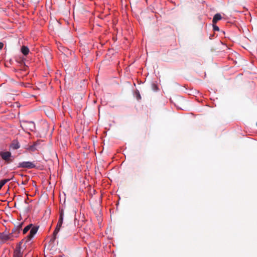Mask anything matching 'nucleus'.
Here are the masks:
<instances>
[{"instance_id":"f257e3e1","label":"nucleus","mask_w":257,"mask_h":257,"mask_svg":"<svg viewBox=\"0 0 257 257\" xmlns=\"http://www.w3.org/2000/svg\"><path fill=\"white\" fill-rule=\"evenodd\" d=\"M63 215H64V210L63 209H61L60 210V217L57 223V226L55 230L53 232V237L51 239V241L54 242L55 239L56 238V235L59 231L60 228L63 223Z\"/></svg>"},{"instance_id":"f03ea898","label":"nucleus","mask_w":257,"mask_h":257,"mask_svg":"<svg viewBox=\"0 0 257 257\" xmlns=\"http://www.w3.org/2000/svg\"><path fill=\"white\" fill-rule=\"evenodd\" d=\"M36 167V165L31 162H23L19 164L18 168L32 169Z\"/></svg>"},{"instance_id":"7ed1b4c3","label":"nucleus","mask_w":257,"mask_h":257,"mask_svg":"<svg viewBox=\"0 0 257 257\" xmlns=\"http://www.w3.org/2000/svg\"><path fill=\"white\" fill-rule=\"evenodd\" d=\"M14 236L11 233L7 234L5 233H0V239L1 242L4 243L8 240H13V237Z\"/></svg>"},{"instance_id":"20e7f679","label":"nucleus","mask_w":257,"mask_h":257,"mask_svg":"<svg viewBox=\"0 0 257 257\" xmlns=\"http://www.w3.org/2000/svg\"><path fill=\"white\" fill-rule=\"evenodd\" d=\"M23 125L26 129L33 131L35 128V123L32 121H23Z\"/></svg>"},{"instance_id":"39448f33","label":"nucleus","mask_w":257,"mask_h":257,"mask_svg":"<svg viewBox=\"0 0 257 257\" xmlns=\"http://www.w3.org/2000/svg\"><path fill=\"white\" fill-rule=\"evenodd\" d=\"M23 225V222L19 223L18 222L17 224L15 225V227L12 229L11 234L13 235L14 234L15 236H17V235L19 233L20 231L22 229V226Z\"/></svg>"},{"instance_id":"423d86ee","label":"nucleus","mask_w":257,"mask_h":257,"mask_svg":"<svg viewBox=\"0 0 257 257\" xmlns=\"http://www.w3.org/2000/svg\"><path fill=\"white\" fill-rule=\"evenodd\" d=\"M0 156L2 157V159L7 162L8 163H10L12 161V160H10V157L11 156V153L10 152H0Z\"/></svg>"},{"instance_id":"0eeeda50","label":"nucleus","mask_w":257,"mask_h":257,"mask_svg":"<svg viewBox=\"0 0 257 257\" xmlns=\"http://www.w3.org/2000/svg\"><path fill=\"white\" fill-rule=\"evenodd\" d=\"M38 228L36 227H33L31 229L29 234L26 237V242L29 241L37 233Z\"/></svg>"},{"instance_id":"6e6552de","label":"nucleus","mask_w":257,"mask_h":257,"mask_svg":"<svg viewBox=\"0 0 257 257\" xmlns=\"http://www.w3.org/2000/svg\"><path fill=\"white\" fill-rule=\"evenodd\" d=\"M23 253L21 250V247L17 246L14 250L13 257H23Z\"/></svg>"},{"instance_id":"1a4fd4ad","label":"nucleus","mask_w":257,"mask_h":257,"mask_svg":"<svg viewBox=\"0 0 257 257\" xmlns=\"http://www.w3.org/2000/svg\"><path fill=\"white\" fill-rule=\"evenodd\" d=\"M11 147L14 150H17L20 148V145L19 143L17 140H14L13 141L11 145Z\"/></svg>"},{"instance_id":"9d476101","label":"nucleus","mask_w":257,"mask_h":257,"mask_svg":"<svg viewBox=\"0 0 257 257\" xmlns=\"http://www.w3.org/2000/svg\"><path fill=\"white\" fill-rule=\"evenodd\" d=\"M221 19L222 17L220 14L217 13L215 14L213 18V24H215L218 21L220 20Z\"/></svg>"},{"instance_id":"9b49d317","label":"nucleus","mask_w":257,"mask_h":257,"mask_svg":"<svg viewBox=\"0 0 257 257\" xmlns=\"http://www.w3.org/2000/svg\"><path fill=\"white\" fill-rule=\"evenodd\" d=\"M21 52L25 56H27L29 53V49L27 46H23L21 48Z\"/></svg>"},{"instance_id":"f8f14e48","label":"nucleus","mask_w":257,"mask_h":257,"mask_svg":"<svg viewBox=\"0 0 257 257\" xmlns=\"http://www.w3.org/2000/svg\"><path fill=\"white\" fill-rule=\"evenodd\" d=\"M14 178V176L11 178V179H4L0 181V190L3 187V186L7 182L10 181L11 180H12Z\"/></svg>"},{"instance_id":"ddd939ff","label":"nucleus","mask_w":257,"mask_h":257,"mask_svg":"<svg viewBox=\"0 0 257 257\" xmlns=\"http://www.w3.org/2000/svg\"><path fill=\"white\" fill-rule=\"evenodd\" d=\"M32 224H29L24 228L23 230V234H26L30 229Z\"/></svg>"},{"instance_id":"4468645a","label":"nucleus","mask_w":257,"mask_h":257,"mask_svg":"<svg viewBox=\"0 0 257 257\" xmlns=\"http://www.w3.org/2000/svg\"><path fill=\"white\" fill-rule=\"evenodd\" d=\"M102 218L100 217L99 219H97V221L98 222V223L99 224H100V226L99 227H101V226H103V225L102 224Z\"/></svg>"},{"instance_id":"2eb2a0df","label":"nucleus","mask_w":257,"mask_h":257,"mask_svg":"<svg viewBox=\"0 0 257 257\" xmlns=\"http://www.w3.org/2000/svg\"><path fill=\"white\" fill-rule=\"evenodd\" d=\"M213 28L214 31H218L219 30V27L214 24H213Z\"/></svg>"},{"instance_id":"dca6fc26","label":"nucleus","mask_w":257,"mask_h":257,"mask_svg":"<svg viewBox=\"0 0 257 257\" xmlns=\"http://www.w3.org/2000/svg\"><path fill=\"white\" fill-rule=\"evenodd\" d=\"M141 95H140L139 92H138L137 93V98L138 100H139V99H141Z\"/></svg>"},{"instance_id":"f3484780","label":"nucleus","mask_w":257,"mask_h":257,"mask_svg":"<svg viewBox=\"0 0 257 257\" xmlns=\"http://www.w3.org/2000/svg\"><path fill=\"white\" fill-rule=\"evenodd\" d=\"M30 149L32 151H34L36 150V148L34 146H32L30 147Z\"/></svg>"},{"instance_id":"a211bd4d","label":"nucleus","mask_w":257,"mask_h":257,"mask_svg":"<svg viewBox=\"0 0 257 257\" xmlns=\"http://www.w3.org/2000/svg\"><path fill=\"white\" fill-rule=\"evenodd\" d=\"M21 70L26 71L27 70V66L24 64V68L21 69Z\"/></svg>"},{"instance_id":"6ab92c4d","label":"nucleus","mask_w":257,"mask_h":257,"mask_svg":"<svg viewBox=\"0 0 257 257\" xmlns=\"http://www.w3.org/2000/svg\"><path fill=\"white\" fill-rule=\"evenodd\" d=\"M4 47V44L2 42H0V50H1Z\"/></svg>"},{"instance_id":"aec40b11","label":"nucleus","mask_w":257,"mask_h":257,"mask_svg":"<svg viewBox=\"0 0 257 257\" xmlns=\"http://www.w3.org/2000/svg\"><path fill=\"white\" fill-rule=\"evenodd\" d=\"M22 242H23V240H22L21 241H20L18 244V246H20L21 247V244L22 243Z\"/></svg>"},{"instance_id":"412c9836","label":"nucleus","mask_w":257,"mask_h":257,"mask_svg":"<svg viewBox=\"0 0 257 257\" xmlns=\"http://www.w3.org/2000/svg\"><path fill=\"white\" fill-rule=\"evenodd\" d=\"M20 63L21 64H24V61H23V60H21V62H20Z\"/></svg>"},{"instance_id":"4be33fe9","label":"nucleus","mask_w":257,"mask_h":257,"mask_svg":"<svg viewBox=\"0 0 257 257\" xmlns=\"http://www.w3.org/2000/svg\"><path fill=\"white\" fill-rule=\"evenodd\" d=\"M256 125H257V122H256Z\"/></svg>"}]
</instances>
